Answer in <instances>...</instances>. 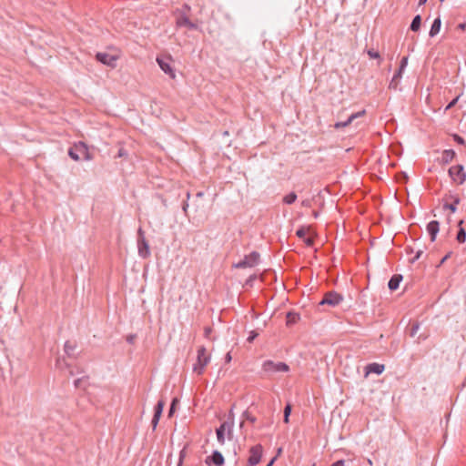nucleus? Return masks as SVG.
Returning a JSON list of instances; mask_svg holds the SVG:
<instances>
[{"label": "nucleus", "mask_w": 466, "mask_h": 466, "mask_svg": "<svg viewBox=\"0 0 466 466\" xmlns=\"http://www.w3.org/2000/svg\"><path fill=\"white\" fill-rule=\"evenodd\" d=\"M205 461L208 466H211L212 464L215 466H221L224 464V457L218 451H214L210 456L206 458Z\"/></svg>", "instance_id": "15"}, {"label": "nucleus", "mask_w": 466, "mask_h": 466, "mask_svg": "<svg viewBox=\"0 0 466 466\" xmlns=\"http://www.w3.org/2000/svg\"><path fill=\"white\" fill-rule=\"evenodd\" d=\"M452 137H453V140H454L456 143H458V144H460V145H464L465 140H464V138H463L462 137H461V136H459V135H457V134H454V135L452 136Z\"/></svg>", "instance_id": "32"}, {"label": "nucleus", "mask_w": 466, "mask_h": 466, "mask_svg": "<svg viewBox=\"0 0 466 466\" xmlns=\"http://www.w3.org/2000/svg\"><path fill=\"white\" fill-rule=\"evenodd\" d=\"M70 375H74V371L73 370H70Z\"/></svg>", "instance_id": "54"}, {"label": "nucleus", "mask_w": 466, "mask_h": 466, "mask_svg": "<svg viewBox=\"0 0 466 466\" xmlns=\"http://www.w3.org/2000/svg\"><path fill=\"white\" fill-rule=\"evenodd\" d=\"M303 241L308 247H311L314 244V239L312 238H305Z\"/></svg>", "instance_id": "35"}, {"label": "nucleus", "mask_w": 466, "mask_h": 466, "mask_svg": "<svg viewBox=\"0 0 466 466\" xmlns=\"http://www.w3.org/2000/svg\"><path fill=\"white\" fill-rule=\"evenodd\" d=\"M262 446L260 444L255 445L250 448L249 451V458H248V464L249 466H255L257 465L261 459L262 456Z\"/></svg>", "instance_id": "13"}, {"label": "nucleus", "mask_w": 466, "mask_h": 466, "mask_svg": "<svg viewBox=\"0 0 466 466\" xmlns=\"http://www.w3.org/2000/svg\"><path fill=\"white\" fill-rule=\"evenodd\" d=\"M262 370L267 373L288 372L289 367L284 362L266 360L263 362Z\"/></svg>", "instance_id": "8"}, {"label": "nucleus", "mask_w": 466, "mask_h": 466, "mask_svg": "<svg viewBox=\"0 0 466 466\" xmlns=\"http://www.w3.org/2000/svg\"><path fill=\"white\" fill-rule=\"evenodd\" d=\"M451 252H449L448 254H446V255L442 258V259H441V264L444 263V262H445V261H446V260L451 257Z\"/></svg>", "instance_id": "43"}, {"label": "nucleus", "mask_w": 466, "mask_h": 466, "mask_svg": "<svg viewBox=\"0 0 466 466\" xmlns=\"http://www.w3.org/2000/svg\"><path fill=\"white\" fill-rule=\"evenodd\" d=\"M127 340L129 343H132V342H133V340H134V336H132V335H131V336H128V337H127Z\"/></svg>", "instance_id": "48"}, {"label": "nucleus", "mask_w": 466, "mask_h": 466, "mask_svg": "<svg viewBox=\"0 0 466 466\" xmlns=\"http://www.w3.org/2000/svg\"><path fill=\"white\" fill-rule=\"evenodd\" d=\"M177 403V400L174 399L169 407L168 417H171L174 414Z\"/></svg>", "instance_id": "31"}, {"label": "nucleus", "mask_w": 466, "mask_h": 466, "mask_svg": "<svg viewBox=\"0 0 466 466\" xmlns=\"http://www.w3.org/2000/svg\"><path fill=\"white\" fill-rule=\"evenodd\" d=\"M74 350V346H72L68 341L65 344V351L67 355L71 354V351Z\"/></svg>", "instance_id": "34"}, {"label": "nucleus", "mask_w": 466, "mask_h": 466, "mask_svg": "<svg viewBox=\"0 0 466 466\" xmlns=\"http://www.w3.org/2000/svg\"><path fill=\"white\" fill-rule=\"evenodd\" d=\"M419 329H420V323L413 322L409 329V335L410 337H414L417 334Z\"/></svg>", "instance_id": "28"}, {"label": "nucleus", "mask_w": 466, "mask_h": 466, "mask_svg": "<svg viewBox=\"0 0 466 466\" xmlns=\"http://www.w3.org/2000/svg\"><path fill=\"white\" fill-rule=\"evenodd\" d=\"M313 215L315 218H317L319 216L318 212H316V211L313 212Z\"/></svg>", "instance_id": "52"}, {"label": "nucleus", "mask_w": 466, "mask_h": 466, "mask_svg": "<svg viewBox=\"0 0 466 466\" xmlns=\"http://www.w3.org/2000/svg\"><path fill=\"white\" fill-rule=\"evenodd\" d=\"M408 65V57L403 56L400 60L399 69L394 73L390 84L389 88L396 90L399 86L400 81L402 77V74Z\"/></svg>", "instance_id": "10"}, {"label": "nucleus", "mask_w": 466, "mask_h": 466, "mask_svg": "<svg viewBox=\"0 0 466 466\" xmlns=\"http://www.w3.org/2000/svg\"><path fill=\"white\" fill-rule=\"evenodd\" d=\"M402 276L400 275V274H395L393 275L390 279L389 280V283H388V287L389 289L393 291V290H396L399 286H400V281L402 280Z\"/></svg>", "instance_id": "19"}, {"label": "nucleus", "mask_w": 466, "mask_h": 466, "mask_svg": "<svg viewBox=\"0 0 466 466\" xmlns=\"http://www.w3.org/2000/svg\"><path fill=\"white\" fill-rule=\"evenodd\" d=\"M187 208H188V203L187 201H185L182 205V209L186 216L187 215Z\"/></svg>", "instance_id": "41"}, {"label": "nucleus", "mask_w": 466, "mask_h": 466, "mask_svg": "<svg viewBox=\"0 0 466 466\" xmlns=\"http://www.w3.org/2000/svg\"><path fill=\"white\" fill-rule=\"evenodd\" d=\"M121 57V51L116 47H107L106 51L98 52L96 55V58L101 64L110 67L116 68L117 61Z\"/></svg>", "instance_id": "2"}, {"label": "nucleus", "mask_w": 466, "mask_h": 466, "mask_svg": "<svg viewBox=\"0 0 466 466\" xmlns=\"http://www.w3.org/2000/svg\"><path fill=\"white\" fill-rule=\"evenodd\" d=\"M297 199V195L294 192H290L283 198V202L287 205L293 204Z\"/></svg>", "instance_id": "27"}, {"label": "nucleus", "mask_w": 466, "mask_h": 466, "mask_svg": "<svg viewBox=\"0 0 466 466\" xmlns=\"http://www.w3.org/2000/svg\"><path fill=\"white\" fill-rule=\"evenodd\" d=\"M68 156L77 161L80 158L87 159V145L80 141L68 149Z\"/></svg>", "instance_id": "5"}, {"label": "nucleus", "mask_w": 466, "mask_h": 466, "mask_svg": "<svg viewBox=\"0 0 466 466\" xmlns=\"http://www.w3.org/2000/svg\"><path fill=\"white\" fill-rule=\"evenodd\" d=\"M189 197H190V194H189V193H187V198L188 199V198H189Z\"/></svg>", "instance_id": "53"}, {"label": "nucleus", "mask_w": 466, "mask_h": 466, "mask_svg": "<svg viewBox=\"0 0 466 466\" xmlns=\"http://www.w3.org/2000/svg\"><path fill=\"white\" fill-rule=\"evenodd\" d=\"M365 115V110L359 111L357 113H354L349 116V118L344 122H337L335 124V128H341L349 126L352 121L360 116H362Z\"/></svg>", "instance_id": "17"}, {"label": "nucleus", "mask_w": 466, "mask_h": 466, "mask_svg": "<svg viewBox=\"0 0 466 466\" xmlns=\"http://www.w3.org/2000/svg\"><path fill=\"white\" fill-rule=\"evenodd\" d=\"M164 406H165V401L163 400H159L157 401V405L155 406L154 416L151 420V425H152L153 430H156V428L158 424L159 419L163 412Z\"/></svg>", "instance_id": "14"}, {"label": "nucleus", "mask_w": 466, "mask_h": 466, "mask_svg": "<svg viewBox=\"0 0 466 466\" xmlns=\"http://www.w3.org/2000/svg\"><path fill=\"white\" fill-rule=\"evenodd\" d=\"M74 385L77 390L85 392L87 389V378L86 376H82L81 378L75 380Z\"/></svg>", "instance_id": "21"}, {"label": "nucleus", "mask_w": 466, "mask_h": 466, "mask_svg": "<svg viewBox=\"0 0 466 466\" xmlns=\"http://www.w3.org/2000/svg\"><path fill=\"white\" fill-rule=\"evenodd\" d=\"M343 300V297L336 291L327 292L322 299L319 301V306H329L334 308Z\"/></svg>", "instance_id": "9"}, {"label": "nucleus", "mask_w": 466, "mask_h": 466, "mask_svg": "<svg viewBox=\"0 0 466 466\" xmlns=\"http://www.w3.org/2000/svg\"><path fill=\"white\" fill-rule=\"evenodd\" d=\"M243 418H245L246 420L249 421L250 423H255L257 419L255 416H253L248 410H245L242 414Z\"/></svg>", "instance_id": "30"}, {"label": "nucleus", "mask_w": 466, "mask_h": 466, "mask_svg": "<svg viewBox=\"0 0 466 466\" xmlns=\"http://www.w3.org/2000/svg\"><path fill=\"white\" fill-rule=\"evenodd\" d=\"M256 336H257V334H256V333H254V332H252V333L249 335V337L248 338V340L249 342H251V341L256 338Z\"/></svg>", "instance_id": "44"}, {"label": "nucleus", "mask_w": 466, "mask_h": 466, "mask_svg": "<svg viewBox=\"0 0 466 466\" xmlns=\"http://www.w3.org/2000/svg\"><path fill=\"white\" fill-rule=\"evenodd\" d=\"M212 329L210 327H206L204 329V335L206 338H208L209 337V334L211 333Z\"/></svg>", "instance_id": "40"}, {"label": "nucleus", "mask_w": 466, "mask_h": 466, "mask_svg": "<svg viewBox=\"0 0 466 466\" xmlns=\"http://www.w3.org/2000/svg\"><path fill=\"white\" fill-rule=\"evenodd\" d=\"M367 54L371 59H378V65L380 66L382 62V58L380 55V53L374 49H369L367 50Z\"/></svg>", "instance_id": "26"}, {"label": "nucleus", "mask_w": 466, "mask_h": 466, "mask_svg": "<svg viewBox=\"0 0 466 466\" xmlns=\"http://www.w3.org/2000/svg\"><path fill=\"white\" fill-rule=\"evenodd\" d=\"M439 230L440 223L437 220H432L427 225V231L431 236V240L432 242L435 241Z\"/></svg>", "instance_id": "16"}, {"label": "nucleus", "mask_w": 466, "mask_h": 466, "mask_svg": "<svg viewBox=\"0 0 466 466\" xmlns=\"http://www.w3.org/2000/svg\"><path fill=\"white\" fill-rule=\"evenodd\" d=\"M427 335H420L418 337V342H420V340H425L427 339Z\"/></svg>", "instance_id": "45"}, {"label": "nucleus", "mask_w": 466, "mask_h": 466, "mask_svg": "<svg viewBox=\"0 0 466 466\" xmlns=\"http://www.w3.org/2000/svg\"><path fill=\"white\" fill-rule=\"evenodd\" d=\"M421 25V17L420 15H417L413 17L410 24V30L417 32L420 30Z\"/></svg>", "instance_id": "24"}, {"label": "nucleus", "mask_w": 466, "mask_h": 466, "mask_svg": "<svg viewBox=\"0 0 466 466\" xmlns=\"http://www.w3.org/2000/svg\"><path fill=\"white\" fill-rule=\"evenodd\" d=\"M233 428V421L226 420L220 424V426L216 430L217 439L219 444L223 445L225 443V432H228V438H231Z\"/></svg>", "instance_id": "12"}, {"label": "nucleus", "mask_w": 466, "mask_h": 466, "mask_svg": "<svg viewBox=\"0 0 466 466\" xmlns=\"http://www.w3.org/2000/svg\"><path fill=\"white\" fill-rule=\"evenodd\" d=\"M462 224H463V220H460L458 222L459 230H458V233H457V236H456V239H457V241L459 243H464L465 240H466V231L461 227Z\"/></svg>", "instance_id": "23"}, {"label": "nucleus", "mask_w": 466, "mask_h": 466, "mask_svg": "<svg viewBox=\"0 0 466 466\" xmlns=\"http://www.w3.org/2000/svg\"><path fill=\"white\" fill-rule=\"evenodd\" d=\"M127 156V152L124 148H119L118 152H117V157H125Z\"/></svg>", "instance_id": "39"}, {"label": "nucleus", "mask_w": 466, "mask_h": 466, "mask_svg": "<svg viewBox=\"0 0 466 466\" xmlns=\"http://www.w3.org/2000/svg\"><path fill=\"white\" fill-rule=\"evenodd\" d=\"M460 203V198L458 197H455L454 198V201L453 203L451 204H449V203H445L443 205V208L444 209H449L451 210L452 213H454L457 209V205Z\"/></svg>", "instance_id": "25"}, {"label": "nucleus", "mask_w": 466, "mask_h": 466, "mask_svg": "<svg viewBox=\"0 0 466 466\" xmlns=\"http://www.w3.org/2000/svg\"><path fill=\"white\" fill-rule=\"evenodd\" d=\"M456 157V152L453 149H446L442 151L440 163L441 165H447L451 163Z\"/></svg>", "instance_id": "18"}, {"label": "nucleus", "mask_w": 466, "mask_h": 466, "mask_svg": "<svg viewBox=\"0 0 466 466\" xmlns=\"http://www.w3.org/2000/svg\"><path fill=\"white\" fill-rule=\"evenodd\" d=\"M203 195H204V193H203V192H198V193H197V197H198V198H201V197H203Z\"/></svg>", "instance_id": "50"}, {"label": "nucleus", "mask_w": 466, "mask_h": 466, "mask_svg": "<svg viewBox=\"0 0 466 466\" xmlns=\"http://www.w3.org/2000/svg\"><path fill=\"white\" fill-rule=\"evenodd\" d=\"M211 360L210 355L207 352L204 346H200L197 352V360L193 365V371L198 376L202 375L206 367L209 364Z\"/></svg>", "instance_id": "3"}, {"label": "nucleus", "mask_w": 466, "mask_h": 466, "mask_svg": "<svg viewBox=\"0 0 466 466\" xmlns=\"http://www.w3.org/2000/svg\"><path fill=\"white\" fill-rule=\"evenodd\" d=\"M172 57L170 56H157V62L161 68L162 71H164L167 75H168L171 78L176 77L175 70L173 69L171 66Z\"/></svg>", "instance_id": "11"}, {"label": "nucleus", "mask_w": 466, "mask_h": 466, "mask_svg": "<svg viewBox=\"0 0 466 466\" xmlns=\"http://www.w3.org/2000/svg\"><path fill=\"white\" fill-rule=\"evenodd\" d=\"M426 2H427V0H420L419 5H424Z\"/></svg>", "instance_id": "49"}, {"label": "nucleus", "mask_w": 466, "mask_h": 466, "mask_svg": "<svg viewBox=\"0 0 466 466\" xmlns=\"http://www.w3.org/2000/svg\"><path fill=\"white\" fill-rule=\"evenodd\" d=\"M441 2H444L445 0H440Z\"/></svg>", "instance_id": "55"}, {"label": "nucleus", "mask_w": 466, "mask_h": 466, "mask_svg": "<svg viewBox=\"0 0 466 466\" xmlns=\"http://www.w3.org/2000/svg\"><path fill=\"white\" fill-rule=\"evenodd\" d=\"M448 173L451 180L458 185H462L466 181V171L462 165L451 167Z\"/></svg>", "instance_id": "6"}, {"label": "nucleus", "mask_w": 466, "mask_h": 466, "mask_svg": "<svg viewBox=\"0 0 466 466\" xmlns=\"http://www.w3.org/2000/svg\"><path fill=\"white\" fill-rule=\"evenodd\" d=\"M232 360V356H231V353L230 352H228L225 356V362L226 363H229Z\"/></svg>", "instance_id": "42"}, {"label": "nucleus", "mask_w": 466, "mask_h": 466, "mask_svg": "<svg viewBox=\"0 0 466 466\" xmlns=\"http://www.w3.org/2000/svg\"><path fill=\"white\" fill-rule=\"evenodd\" d=\"M330 466H345V461L339 460V461L333 462Z\"/></svg>", "instance_id": "38"}, {"label": "nucleus", "mask_w": 466, "mask_h": 466, "mask_svg": "<svg viewBox=\"0 0 466 466\" xmlns=\"http://www.w3.org/2000/svg\"><path fill=\"white\" fill-rule=\"evenodd\" d=\"M459 100V96L455 97L454 99H452L448 105L447 106L445 107V111H448L450 110L451 108H452L458 102Z\"/></svg>", "instance_id": "33"}, {"label": "nucleus", "mask_w": 466, "mask_h": 466, "mask_svg": "<svg viewBox=\"0 0 466 466\" xmlns=\"http://www.w3.org/2000/svg\"><path fill=\"white\" fill-rule=\"evenodd\" d=\"M290 413H291V405L289 403H288L285 408H284V415H289L290 416Z\"/></svg>", "instance_id": "36"}, {"label": "nucleus", "mask_w": 466, "mask_h": 466, "mask_svg": "<svg viewBox=\"0 0 466 466\" xmlns=\"http://www.w3.org/2000/svg\"><path fill=\"white\" fill-rule=\"evenodd\" d=\"M137 252L142 258H147L150 256L149 244L141 228L137 230Z\"/></svg>", "instance_id": "4"}, {"label": "nucleus", "mask_w": 466, "mask_h": 466, "mask_svg": "<svg viewBox=\"0 0 466 466\" xmlns=\"http://www.w3.org/2000/svg\"><path fill=\"white\" fill-rule=\"evenodd\" d=\"M458 28H460L461 30H464L466 28V24H459Z\"/></svg>", "instance_id": "46"}, {"label": "nucleus", "mask_w": 466, "mask_h": 466, "mask_svg": "<svg viewBox=\"0 0 466 466\" xmlns=\"http://www.w3.org/2000/svg\"><path fill=\"white\" fill-rule=\"evenodd\" d=\"M422 253H423V251H422V250H418V251L416 252V255L414 256V258L411 259V262L413 263V262H415L416 260H418V259L421 257Z\"/></svg>", "instance_id": "37"}, {"label": "nucleus", "mask_w": 466, "mask_h": 466, "mask_svg": "<svg viewBox=\"0 0 466 466\" xmlns=\"http://www.w3.org/2000/svg\"><path fill=\"white\" fill-rule=\"evenodd\" d=\"M283 420H284L285 423H289V415H284Z\"/></svg>", "instance_id": "47"}, {"label": "nucleus", "mask_w": 466, "mask_h": 466, "mask_svg": "<svg viewBox=\"0 0 466 466\" xmlns=\"http://www.w3.org/2000/svg\"><path fill=\"white\" fill-rule=\"evenodd\" d=\"M441 18L440 17L435 18L431 26L430 33H429L431 37H433L439 34V32L441 30Z\"/></svg>", "instance_id": "20"}, {"label": "nucleus", "mask_w": 466, "mask_h": 466, "mask_svg": "<svg viewBox=\"0 0 466 466\" xmlns=\"http://www.w3.org/2000/svg\"><path fill=\"white\" fill-rule=\"evenodd\" d=\"M190 11L191 7L188 5L185 4L181 8H178L174 12L177 27H187L190 30L199 29L198 24L192 22L189 19Z\"/></svg>", "instance_id": "1"}, {"label": "nucleus", "mask_w": 466, "mask_h": 466, "mask_svg": "<svg viewBox=\"0 0 466 466\" xmlns=\"http://www.w3.org/2000/svg\"><path fill=\"white\" fill-rule=\"evenodd\" d=\"M384 365L379 363H371L367 366L368 372L375 374H381L384 371Z\"/></svg>", "instance_id": "22"}, {"label": "nucleus", "mask_w": 466, "mask_h": 466, "mask_svg": "<svg viewBox=\"0 0 466 466\" xmlns=\"http://www.w3.org/2000/svg\"><path fill=\"white\" fill-rule=\"evenodd\" d=\"M309 228L300 227L297 231L296 235L299 238H305L306 234L309 232Z\"/></svg>", "instance_id": "29"}, {"label": "nucleus", "mask_w": 466, "mask_h": 466, "mask_svg": "<svg viewBox=\"0 0 466 466\" xmlns=\"http://www.w3.org/2000/svg\"><path fill=\"white\" fill-rule=\"evenodd\" d=\"M274 461H275V459H272V460L268 463V465H267V466H272V464L274 463Z\"/></svg>", "instance_id": "51"}, {"label": "nucleus", "mask_w": 466, "mask_h": 466, "mask_svg": "<svg viewBox=\"0 0 466 466\" xmlns=\"http://www.w3.org/2000/svg\"><path fill=\"white\" fill-rule=\"evenodd\" d=\"M259 253L252 251L248 255H246L241 260L234 265L237 268H253L258 264Z\"/></svg>", "instance_id": "7"}]
</instances>
